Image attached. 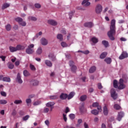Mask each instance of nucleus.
Masks as SVG:
<instances>
[{
	"instance_id": "nucleus-1",
	"label": "nucleus",
	"mask_w": 128,
	"mask_h": 128,
	"mask_svg": "<svg viewBox=\"0 0 128 128\" xmlns=\"http://www.w3.org/2000/svg\"><path fill=\"white\" fill-rule=\"evenodd\" d=\"M114 34H116V20H112L110 22V30L108 32V36L110 40H116L114 36Z\"/></svg>"
},
{
	"instance_id": "nucleus-2",
	"label": "nucleus",
	"mask_w": 128,
	"mask_h": 128,
	"mask_svg": "<svg viewBox=\"0 0 128 128\" xmlns=\"http://www.w3.org/2000/svg\"><path fill=\"white\" fill-rule=\"evenodd\" d=\"M34 44H31L28 46V48L26 49V52L28 54H32L34 52Z\"/></svg>"
},
{
	"instance_id": "nucleus-3",
	"label": "nucleus",
	"mask_w": 128,
	"mask_h": 128,
	"mask_svg": "<svg viewBox=\"0 0 128 128\" xmlns=\"http://www.w3.org/2000/svg\"><path fill=\"white\" fill-rule=\"evenodd\" d=\"M118 90H124L126 88V85L124 84V79L120 78L118 82V86L117 88Z\"/></svg>"
},
{
	"instance_id": "nucleus-4",
	"label": "nucleus",
	"mask_w": 128,
	"mask_h": 128,
	"mask_svg": "<svg viewBox=\"0 0 128 128\" xmlns=\"http://www.w3.org/2000/svg\"><path fill=\"white\" fill-rule=\"evenodd\" d=\"M95 12L96 14H100V12H102V6L100 4L96 5L95 8Z\"/></svg>"
},
{
	"instance_id": "nucleus-5",
	"label": "nucleus",
	"mask_w": 128,
	"mask_h": 128,
	"mask_svg": "<svg viewBox=\"0 0 128 128\" xmlns=\"http://www.w3.org/2000/svg\"><path fill=\"white\" fill-rule=\"evenodd\" d=\"M110 94L113 100H116L118 98V94L116 92V90L114 89L111 90Z\"/></svg>"
},
{
	"instance_id": "nucleus-6",
	"label": "nucleus",
	"mask_w": 128,
	"mask_h": 128,
	"mask_svg": "<svg viewBox=\"0 0 128 128\" xmlns=\"http://www.w3.org/2000/svg\"><path fill=\"white\" fill-rule=\"evenodd\" d=\"M128 58V54L126 52H123L121 55L119 56L120 60H124V58Z\"/></svg>"
},
{
	"instance_id": "nucleus-7",
	"label": "nucleus",
	"mask_w": 128,
	"mask_h": 128,
	"mask_svg": "<svg viewBox=\"0 0 128 128\" xmlns=\"http://www.w3.org/2000/svg\"><path fill=\"white\" fill-rule=\"evenodd\" d=\"M48 24H50L51 26H58V22L54 20H48Z\"/></svg>"
},
{
	"instance_id": "nucleus-8",
	"label": "nucleus",
	"mask_w": 128,
	"mask_h": 128,
	"mask_svg": "<svg viewBox=\"0 0 128 128\" xmlns=\"http://www.w3.org/2000/svg\"><path fill=\"white\" fill-rule=\"evenodd\" d=\"M124 112H119L117 117L118 120L119 122H120V120H122V118H124Z\"/></svg>"
},
{
	"instance_id": "nucleus-9",
	"label": "nucleus",
	"mask_w": 128,
	"mask_h": 128,
	"mask_svg": "<svg viewBox=\"0 0 128 128\" xmlns=\"http://www.w3.org/2000/svg\"><path fill=\"white\" fill-rule=\"evenodd\" d=\"M84 26L86 28H92L94 26V24L92 22H88L84 23Z\"/></svg>"
},
{
	"instance_id": "nucleus-10",
	"label": "nucleus",
	"mask_w": 128,
	"mask_h": 128,
	"mask_svg": "<svg viewBox=\"0 0 128 128\" xmlns=\"http://www.w3.org/2000/svg\"><path fill=\"white\" fill-rule=\"evenodd\" d=\"M40 42L42 46H46L48 44V40L45 38H42L41 39Z\"/></svg>"
},
{
	"instance_id": "nucleus-11",
	"label": "nucleus",
	"mask_w": 128,
	"mask_h": 128,
	"mask_svg": "<svg viewBox=\"0 0 128 128\" xmlns=\"http://www.w3.org/2000/svg\"><path fill=\"white\" fill-rule=\"evenodd\" d=\"M82 6H88L90 5V2H88V0H84L82 3Z\"/></svg>"
},
{
	"instance_id": "nucleus-12",
	"label": "nucleus",
	"mask_w": 128,
	"mask_h": 128,
	"mask_svg": "<svg viewBox=\"0 0 128 128\" xmlns=\"http://www.w3.org/2000/svg\"><path fill=\"white\" fill-rule=\"evenodd\" d=\"M16 80L19 84H22V78L20 77V73H18Z\"/></svg>"
},
{
	"instance_id": "nucleus-13",
	"label": "nucleus",
	"mask_w": 128,
	"mask_h": 128,
	"mask_svg": "<svg viewBox=\"0 0 128 128\" xmlns=\"http://www.w3.org/2000/svg\"><path fill=\"white\" fill-rule=\"evenodd\" d=\"M60 100H66V98H68V94L62 93L60 96Z\"/></svg>"
},
{
	"instance_id": "nucleus-14",
	"label": "nucleus",
	"mask_w": 128,
	"mask_h": 128,
	"mask_svg": "<svg viewBox=\"0 0 128 128\" xmlns=\"http://www.w3.org/2000/svg\"><path fill=\"white\" fill-rule=\"evenodd\" d=\"M16 50H24V46H22L20 44H18L16 46Z\"/></svg>"
},
{
	"instance_id": "nucleus-15",
	"label": "nucleus",
	"mask_w": 128,
	"mask_h": 128,
	"mask_svg": "<svg viewBox=\"0 0 128 128\" xmlns=\"http://www.w3.org/2000/svg\"><path fill=\"white\" fill-rule=\"evenodd\" d=\"M103 112L104 116H108V107H106V106H104V107Z\"/></svg>"
},
{
	"instance_id": "nucleus-16",
	"label": "nucleus",
	"mask_w": 128,
	"mask_h": 128,
	"mask_svg": "<svg viewBox=\"0 0 128 128\" xmlns=\"http://www.w3.org/2000/svg\"><path fill=\"white\" fill-rule=\"evenodd\" d=\"M45 64L50 68H52V63L50 60H46Z\"/></svg>"
},
{
	"instance_id": "nucleus-17",
	"label": "nucleus",
	"mask_w": 128,
	"mask_h": 128,
	"mask_svg": "<svg viewBox=\"0 0 128 128\" xmlns=\"http://www.w3.org/2000/svg\"><path fill=\"white\" fill-rule=\"evenodd\" d=\"M96 70V68L95 66L91 67L89 70V72L90 74H92Z\"/></svg>"
},
{
	"instance_id": "nucleus-18",
	"label": "nucleus",
	"mask_w": 128,
	"mask_h": 128,
	"mask_svg": "<svg viewBox=\"0 0 128 128\" xmlns=\"http://www.w3.org/2000/svg\"><path fill=\"white\" fill-rule=\"evenodd\" d=\"M54 104H56L54 102H50L46 104V106H47V108H50L52 106H54Z\"/></svg>"
},
{
	"instance_id": "nucleus-19",
	"label": "nucleus",
	"mask_w": 128,
	"mask_h": 128,
	"mask_svg": "<svg viewBox=\"0 0 128 128\" xmlns=\"http://www.w3.org/2000/svg\"><path fill=\"white\" fill-rule=\"evenodd\" d=\"M9 50L10 52H17L16 47H14L12 46H10L9 47Z\"/></svg>"
},
{
	"instance_id": "nucleus-20",
	"label": "nucleus",
	"mask_w": 128,
	"mask_h": 128,
	"mask_svg": "<svg viewBox=\"0 0 128 128\" xmlns=\"http://www.w3.org/2000/svg\"><path fill=\"white\" fill-rule=\"evenodd\" d=\"M113 86L115 88H118V80H114Z\"/></svg>"
},
{
	"instance_id": "nucleus-21",
	"label": "nucleus",
	"mask_w": 128,
	"mask_h": 128,
	"mask_svg": "<svg viewBox=\"0 0 128 128\" xmlns=\"http://www.w3.org/2000/svg\"><path fill=\"white\" fill-rule=\"evenodd\" d=\"M10 4L4 3L2 6V10H6V8H8L10 7Z\"/></svg>"
},
{
	"instance_id": "nucleus-22",
	"label": "nucleus",
	"mask_w": 128,
	"mask_h": 128,
	"mask_svg": "<svg viewBox=\"0 0 128 128\" xmlns=\"http://www.w3.org/2000/svg\"><path fill=\"white\" fill-rule=\"evenodd\" d=\"M48 58L52 60V62H54V60H56V56L52 54H50L48 55Z\"/></svg>"
},
{
	"instance_id": "nucleus-23",
	"label": "nucleus",
	"mask_w": 128,
	"mask_h": 128,
	"mask_svg": "<svg viewBox=\"0 0 128 128\" xmlns=\"http://www.w3.org/2000/svg\"><path fill=\"white\" fill-rule=\"evenodd\" d=\"M108 56V52H103L102 53V54L100 55V58L104 59Z\"/></svg>"
},
{
	"instance_id": "nucleus-24",
	"label": "nucleus",
	"mask_w": 128,
	"mask_h": 128,
	"mask_svg": "<svg viewBox=\"0 0 128 128\" xmlns=\"http://www.w3.org/2000/svg\"><path fill=\"white\" fill-rule=\"evenodd\" d=\"M80 110L81 112H84V104L82 103L80 104Z\"/></svg>"
},
{
	"instance_id": "nucleus-25",
	"label": "nucleus",
	"mask_w": 128,
	"mask_h": 128,
	"mask_svg": "<svg viewBox=\"0 0 128 128\" xmlns=\"http://www.w3.org/2000/svg\"><path fill=\"white\" fill-rule=\"evenodd\" d=\"M74 96V92H71L68 96V100H70L71 98H72Z\"/></svg>"
},
{
	"instance_id": "nucleus-26",
	"label": "nucleus",
	"mask_w": 128,
	"mask_h": 128,
	"mask_svg": "<svg viewBox=\"0 0 128 128\" xmlns=\"http://www.w3.org/2000/svg\"><path fill=\"white\" fill-rule=\"evenodd\" d=\"M5 28L8 32H10L12 30V26L10 24H8L5 26Z\"/></svg>"
},
{
	"instance_id": "nucleus-27",
	"label": "nucleus",
	"mask_w": 128,
	"mask_h": 128,
	"mask_svg": "<svg viewBox=\"0 0 128 128\" xmlns=\"http://www.w3.org/2000/svg\"><path fill=\"white\" fill-rule=\"evenodd\" d=\"M87 98H88V96H86V95H83L80 97V102H84V100H86Z\"/></svg>"
},
{
	"instance_id": "nucleus-28",
	"label": "nucleus",
	"mask_w": 128,
	"mask_h": 128,
	"mask_svg": "<svg viewBox=\"0 0 128 128\" xmlns=\"http://www.w3.org/2000/svg\"><path fill=\"white\" fill-rule=\"evenodd\" d=\"M91 40L93 44H96L97 42H98V40L96 37L92 38Z\"/></svg>"
},
{
	"instance_id": "nucleus-29",
	"label": "nucleus",
	"mask_w": 128,
	"mask_h": 128,
	"mask_svg": "<svg viewBox=\"0 0 128 128\" xmlns=\"http://www.w3.org/2000/svg\"><path fill=\"white\" fill-rule=\"evenodd\" d=\"M102 44L105 46V48H108V42L106 40L102 41Z\"/></svg>"
},
{
	"instance_id": "nucleus-30",
	"label": "nucleus",
	"mask_w": 128,
	"mask_h": 128,
	"mask_svg": "<svg viewBox=\"0 0 128 128\" xmlns=\"http://www.w3.org/2000/svg\"><path fill=\"white\" fill-rule=\"evenodd\" d=\"M114 108L116 110H120V108H121L119 104H114Z\"/></svg>"
},
{
	"instance_id": "nucleus-31",
	"label": "nucleus",
	"mask_w": 128,
	"mask_h": 128,
	"mask_svg": "<svg viewBox=\"0 0 128 128\" xmlns=\"http://www.w3.org/2000/svg\"><path fill=\"white\" fill-rule=\"evenodd\" d=\"M36 52L37 54H42V47H39L37 49Z\"/></svg>"
},
{
	"instance_id": "nucleus-32",
	"label": "nucleus",
	"mask_w": 128,
	"mask_h": 128,
	"mask_svg": "<svg viewBox=\"0 0 128 128\" xmlns=\"http://www.w3.org/2000/svg\"><path fill=\"white\" fill-rule=\"evenodd\" d=\"M77 68H78L76 66V65L71 66V70L72 72H76Z\"/></svg>"
},
{
	"instance_id": "nucleus-33",
	"label": "nucleus",
	"mask_w": 128,
	"mask_h": 128,
	"mask_svg": "<svg viewBox=\"0 0 128 128\" xmlns=\"http://www.w3.org/2000/svg\"><path fill=\"white\" fill-rule=\"evenodd\" d=\"M104 62H106V64H110L112 62V58H106L104 60Z\"/></svg>"
},
{
	"instance_id": "nucleus-34",
	"label": "nucleus",
	"mask_w": 128,
	"mask_h": 128,
	"mask_svg": "<svg viewBox=\"0 0 128 128\" xmlns=\"http://www.w3.org/2000/svg\"><path fill=\"white\" fill-rule=\"evenodd\" d=\"M28 20H32L33 22H36L37 18L34 16H30L28 17Z\"/></svg>"
},
{
	"instance_id": "nucleus-35",
	"label": "nucleus",
	"mask_w": 128,
	"mask_h": 128,
	"mask_svg": "<svg viewBox=\"0 0 128 128\" xmlns=\"http://www.w3.org/2000/svg\"><path fill=\"white\" fill-rule=\"evenodd\" d=\"M3 82H10V78L8 77H4L2 78Z\"/></svg>"
},
{
	"instance_id": "nucleus-36",
	"label": "nucleus",
	"mask_w": 128,
	"mask_h": 128,
	"mask_svg": "<svg viewBox=\"0 0 128 128\" xmlns=\"http://www.w3.org/2000/svg\"><path fill=\"white\" fill-rule=\"evenodd\" d=\"M91 114L94 116H98V111L96 110H94L91 111Z\"/></svg>"
},
{
	"instance_id": "nucleus-37",
	"label": "nucleus",
	"mask_w": 128,
	"mask_h": 128,
	"mask_svg": "<svg viewBox=\"0 0 128 128\" xmlns=\"http://www.w3.org/2000/svg\"><path fill=\"white\" fill-rule=\"evenodd\" d=\"M23 74L24 76H30V72H28V70H24Z\"/></svg>"
},
{
	"instance_id": "nucleus-38",
	"label": "nucleus",
	"mask_w": 128,
	"mask_h": 128,
	"mask_svg": "<svg viewBox=\"0 0 128 128\" xmlns=\"http://www.w3.org/2000/svg\"><path fill=\"white\" fill-rule=\"evenodd\" d=\"M15 20L20 24L21 22H22L23 20L20 17H17L15 18Z\"/></svg>"
},
{
	"instance_id": "nucleus-39",
	"label": "nucleus",
	"mask_w": 128,
	"mask_h": 128,
	"mask_svg": "<svg viewBox=\"0 0 128 128\" xmlns=\"http://www.w3.org/2000/svg\"><path fill=\"white\" fill-rule=\"evenodd\" d=\"M14 104H22V100H16L14 102Z\"/></svg>"
},
{
	"instance_id": "nucleus-40",
	"label": "nucleus",
	"mask_w": 128,
	"mask_h": 128,
	"mask_svg": "<svg viewBox=\"0 0 128 128\" xmlns=\"http://www.w3.org/2000/svg\"><path fill=\"white\" fill-rule=\"evenodd\" d=\"M57 38L58 40H63L62 34H58L57 35Z\"/></svg>"
},
{
	"instance_id": "nucleus-41",
	"label": "nucleus",
	"mask_w": 128,
	"mask_h": 128,
	"mask_svg": "<svg viewBox=\"0 0 128 128\" xmlns=\"http://www.w3.org/2000/svg\"><path fill=\"white\" fill-rule=\"evenodd\" d=\"M32 84H33V86H38V81L36 80H33L32 81Z\"/></svg>"
},
{
	"instance_id": "nucleus-42",
	"label": "nucleus",
	"mask_w": 128,
	"mask_h": 128,
	"mask_svg": "<svg viewBox=\"0 0 128 128\" xmlns=\"http://www.w3.org/2000/svg\"><path fill=\"white\" fill-rule=\"evenodd\" d=\"M8 102L6 100H0V104H6Z\"/></svg>"
},
{
	"instance_id": "nucleus-43",
	"label": "nucleus",
	"mask_w": 128,
	"mask_h": 128,
	"mask_svg": "<svg viewBox=\"0 0 128 128\" xmlns=\"http://www.w3.org/2000/svg\"><path fill=\"white\" fill-rule=\"evenodd\" d=\"M40 104H42V102L40 101V100H37L35 102H34V106H38Z\"/></svg>"
},
{
	"instance_id": "nucleus-44",
	"label": "nucleus",
	"mask_w": 128,
	"mask_h": 128,
	"mask_svg": "<svg viewBox=\"0 0 128 128\" xmlns=\"http://www.w3.org/2000/svg\"><path fill=\"white\" fill-rule=\"evenodd\" d=\"M34 6L36 8H42V5L38 3H36L34 4Z\"/></svg>"
},
{
	"instance_id": "nucleus-45",
	"label": "nucleus",
	"mask_w": 128,
	"mask_h": 128,
	"mask_svg": "<svg viewBox=\"0 0 128 128\" xmlns=\"http://www.w3.org/2000/svg\"><path fill=\"white\" fill-rule=\"evenodd\" d=\"M74 11H72L69 13V18L70 20L72 18V16H74Z\"/></svg>"
},
{
	"instance_id": "nucleus-46",
	"label": "nucleus",
	"mask_w": 128,
	"mask_h": 128,
	"mask_svg": "<svg viewBox=\"0 0 128 128\" xmlns=\"http://www.w3.org/2000/svg\"><path fill=\"white\" fill-rule=\"evenodd\" d=\"M30 118V115H26L22 118V120L24 121L28 120Z\"/></svg>"
},
{
	"instance_id": "nucleus-47",
	"label": "nucleus",
	"mask_w": 128,
	"mask_h": 128,
	"mask_svg": "<svg viewBox=\"0 0 128 128\" xmlns=\"http://www.w3.org/2000/svg\"><path fill=\"white\" fill-rule=\"evenodd\" d=\"M100 104H98V102H94L92 104V106L93 108H98Z\"/></svg>"
},
{
	"instance_id": "nucleus-48",
	"label": "nucleus",
	"mask_w": 128,
	"mask_h": 128,
	"mask_svg": "<svg viewBox=\"0 0 128 128\" xmlns=\"http://www.w3.org/2000/svg\"><path fill=\"white\" fill-rule=\"evenodd\" d=\"M22 26H26V22L24 21H22L20 24Z\"/></svg>"
},
{
	"instance_id": "nucleus-49",
	"label": "nucleus",
	"mask_w": 128,
	"mask_h": 128,
	"mask_svg": "<svg viewBox=\"0 0 128 128\" xmlns=\"http://www.w3.org/2000/svg\"><path fill=\"white\" fill-rule=\"evenodd\" d=\"M69 118H70L71 120H74V118H76V115H74V114H70L69 115Z\"/></svg>"
},
{
	"instance_id": "nucleus-50",
	"label": "nucleus",
	"mask_w": 128,
	"mask_h": 128,
	"mask_svg": "<svg viewBox=\"0 0 128 128\" xmlns=\"http://www.w3.org/2000/svg\"><path fill=\"white\" fill-rule=\"evenodd\" d=\"M48 112H50V108H44V112L45 114H48Z\"/></svg>"
},
{
	"instance_id": "nucleus-51",
	"label": "nucleus",
	"mask_w": 128,
	"mask_h": 128,
	"mask_svg": "<svg viewBox=\"0 0 128 128\" xmlns=\"http://www.w3.org/2000/svg\"><path fill=\"white\" fill-rule=\"evenodd\" d=\"M14 64H8V68H10V70H12V68H14Z\"/></svg>"
},
{
	"instance_id": "nucleus-52",
	"label": "nucleus",
	"mask_w": 128,
	"mask_h": 128,
	"mask_svg": "<svg viewBox=\"0 0 128 128\" xmlns=\"http://www.w3.org/2000/svg\"><path fill=\"white\" fill-rule=\"evenodd\" d=\"M0 58L2 59V62H6V56H0Z\"/></svg>"
},
{
	"instance_id": "nucleus-53",
	"label": "nucleus",
	"mask_w": 128,
	"mask_h": 128,
	"mask_svg": "<svg viewBox=\"0 0 128 128\" xmlns=\"http://www.w3.org/2000/svg\"><path fill=\"white\" fill-rule=\"evenodd\" d=\"M63 120H64V122H66L68 120V118H66V114H63Z\"/></svg>"
},
{
	"instance_id": "nucleus-54",
	"label": "nucleus",
	"mask_w": 128,
	"mask_h": 128,
	"mask_svg": "<svg viewBox=\"0 0 128 128\" xmlns=\"http://www.w3.org/2000/svg\"><path fill=\"white\" fill-rule=\"evenodd\" d=\"M69 66H75L74 62V61H72V60H70L69 62Z\"/></svg>"
},
{
	"instance_id": "nucleus-55",
	"label": "nucleus",
	"mask_w": 128,
	"mask_h": 128,
	"mask_svg": "<svg viewBox=\"0 0 128 128\" xmlns=\"http://www.w3.org/2000/svg\"><path fill=\"white\" fill-rule=\"evenodd\" d=\"M30 68L32 70H36V67H34V66L32 64H30Z\"/></svg>"
},
{
	"instance_id": "nucleus-56",
	"label": "nucleus",
	"mask_w": 128,
	"mask_h": 128,
	"mask_svg": "<svg viewBox=\"0 0 128 128\" xmlns=\"http://www.w3.org/2000/svg\"><path fill=\"white\" fill-rule=\"evenodd\" d=\"M50 100H56L58 99V96H50Z\"/></svg>"
},
{
	"instance_id": "nucleus-57",
	"label": "nucleus",
	"mask_w": 128,
	"mask_h": 128,
	"mask_svg": "<svg viewBox=\"0 0 128 128\" xmlns=\"http://www.w3.org/2000/svg\"><path fill=\"white\" fill-rule=\"evenodd\" d=\"M32 102V100L30 98H27L26 100V104H30Z\"/></svg>"
},
{
	"instance_id": "nucleus-58",
	"label": "nucleus",
	"mask_w": 128,
	"mask_h": 128,
	"mask_svg": "<svg viewBox=\"0 0 128 128\" xmlns=\"http://www.w3.org/2000/svg\"><path fill=\"white\" fill-rule=\"evenodd\" d=\"M61 46H62V48H66V43L64 42H61Z\"/></svg>"
},
{
	"instance_id": "nucleus-59",
	"label": "nucleus",
	"mask_w": 128,
	"mask_h": 128,
	"mask_svg": "<svg viewBox=\"0 0 128 128\" xmlns=\"http://www.w3.org/2000/svg\"><path fill=\"white\" fill-rule=\"evenodd\" d=\"M0 94H1V95L2 96H6V92H1Z\"/></svg>"
},
{
	"instance_id": "nucleus-60",
	"label": "nucleus",
	"mask_w": 128,
	"mask_h": 128,
	"mask_svg": "<svg viewBox=\"0 0 128 128\" xmlns=\"http://www.w3.org/2000/svg\"><path fill=\"white\" fill-rule=\"evenodd\" d=\"M98 88H99V90H102V84L99 83L98 84Z\"/></svg>"
},
{
	"instance_id": "nucleus-61",
	"label": "nucleus",
	"mask_w": 128,
	"mask_h": 128,
	"mask_svg": "<svg viewBox=\"0 0 128 128\" xmlns=\"http://www.w3.org/2000/svg\"><path fill=\"white\" fill-rule=\"evenodd\" d=\"M68 112H70V108L68 107H66L65 110V113L68 114Z\"/></svg>"
},
{
	"instance_id": "nucleus-62",
	"label": "nucleus",
	"mask_w": 128,
	"mask_h": 128,
	"mask_svg": "<svg viewBox=\"0 0 128 128\" xmlns=\"http://www.w3.org/2000/svg\"><path fill=\"white\" fill-rule=\"evenodd\" d=\"M83 54H90V51L88 50L83 51Z\"/></svg>"
},
{
	"instance_id": "nucleus-63",
	"label": "nucleus",
	"mask_w": 128,
	"mask_h": 128,
	"mask_svg": "<svg viewBox=\"0 0 128 128\" xmlns=\"http://www.w3.org/2000/svg\"><path fill=\"white\" fill-rule=\"evenodd\" d=\"M12 116H16V110H14L12 112Z\"/></svg>"
},
{
	"instance_id": "nucleus-64",
	"label": "nucleus",
	"mask_w": 128,
	"mask_h": 128,
	"mask_svg": "<svg viewBox=\"0 0 128 128\" xmlns=\"http://www.w3.org/2000/svg\"><path fill=\"white\" fill-rule=\"evenodd\" d=\"M20 126V123H16V128H18Z\"/></svg>"
}]
</instances>
